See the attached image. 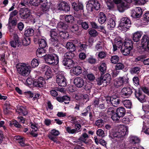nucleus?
Segmentation results:
<instances>
[{
  "label": "nucleus",
  "mask_w": 149,
  "mask_h": 149,
  "mask_svg": "<svg viewBox=\"0 0 149 149\" xmlns=\"http://www.w3.org/2000/svg\"><path fill=\"white\" fill-rule=\"evenodd\" d=\"M17 72L24 77L29 75L31 72L30 67L24 63H19L16 65Z\"/></svg>",
  "instance_id": "1"
},
{
  "label": "nucleus",
  "mask_w": 149,
  "mask_h": 149,
  "mask_svg": "<svg viewBox=\"0 0 149 149\" xmlns=\"http://www.w3.org/2000/svg\"><path fill=\"white\" fill-rule=\"evenodd\" d=\"M128 128L127 126H122L113 134V136L116 138V140L118 141L123 140L124 136L128 133Z\"/></svg>",
  "instance_id": "2"
},
{
  "label": "nucleus",
  "mask_w": 149,
  "mask_h": 149,
  "mask_svg": "<svg viewBox=\"0 0 149 149\" xmlns=\"http://www.w3.org/2000/svg\"><path fill=\"white\" fill-rule=\"evenodd\" d=\"M133 42L130 40H127L124 43L123 45L120 49L123 55L127 56L129 55L133 47Z\"/></svg>",
  "instance_id": "3"
},
{
  "label": "nucleus",
  "mask_w": 149,
  "mask_h": 149,
  "mask_svg": "<svg viewBox=\"0 0 149 149\" xmlns=\"http://www.w3.org/2000/svg\"><path fill=\"white\" fill-rule=\"evenodd\" d=\"M131 25L130 19L127 17H124L120 19L119 27L121 30L125 31L129 29Z\"/></svg>",
  "instance_id": "4"
},
{
  "label": "nucleus",
  "mask_w": 149,
  "mask_h": 149,
  "mask_svg": "<svg viewBox=\"0 0 149 149\" xmlns=\"http://www.w3.org/2000/svg\"><path fill=\"white\" fill-rule=\"evenodd\" d=\"M111 80V75L107 73L104 76H101L97 79V84L99 85H103V86H106L109 84Z\"/></svg>",
  "instance_id": "5"
},
{
  "label": "nucleus",
  "mask_w": 149,
  "mask_h": 149,
  "mask_svg": "<svg viewBox=\"0 0 149 149\" xmlns=\"http://www.w3.org/2000/svg\"><path fill=\"white\" fill-rule=\"evenodd\" d=\"M128 79L125 76L120 77L116 79L114 81L113 85L115 87L118 88L123 85L128 83Z\"/></svg>",
  "instance_id": "6"
},
{
  "label": "nucleus",
  "mask_w": 149,
  "mask_h": 149,
  "mask_svg": "<svg viewBox=\"0 0 149 149\" xmlns=\"http://www.w3.org/2000/svg\"><path fill=\"white\" fill-rule=\"evenodd\" d=\"M44 59L45 62L49 64L56 65L58 62V56L55 54L46 55Z\"/></svg>",
  "instance_id": "7"
},
{
  "label": "nucleus",
  "mask_w": 149,
  "mask_h": 149,
  "mask_svg": "<svg viewBox=\"0 0 149 149\" xmlns=\"http://www.w3.org/2000/svg\"><path fill=\"white\" fill-rule=\"evenodd\" d=\"M56 82L59 86L65 87L67 86V80L62 72H60L56 76Z\"/></svg>",
  "instance_id": "8"
},
{
  "label": "nucleus",
  "mask_w": 149,
  "mask_h": 149,
  "mask_svg": "<svg viewBox=\"0 0 149 149\" xmlns=\"http://www.w3.org/2000/svg\"><path fill=\"white\" fill-rule=\"evenodd\" d=\"M142 13V10L141 8L137 7L132 10L131 16L135 18H139L141 15Z\"/></svg>",
  "instance_id": "9"
},
{
  "label": "nucleus",
  "mask_w": 149,
  "mask_h": 149,
  "mask_svg": "<svg viewBox=\"0 0 149 149\" xmlns=\"http://www.w3.org/2000/svg\"><path fill=\"white\" fill-rule=\"evenodd\" d=\"M33 84L36 87H42L45 84V80L43 77H40L33 81Z\"/></svg>",
  "instance_id": "10"
},
{
  "label": "nucleus",
  "mask_w": 149,
  "mask_h": 149,
  "mask_svg": "<svg viewBox=\"0 0 149 149\" xmlns=\"http://www.w3.org/2000/svg\"><path fill=\"white\" fill-rule=\"evenodd\" d=\"M72 8L74 11H78L79 10H83L84 6L81 2H79L77 3L75 2L72 3Z\"/></svg>",
  "instance_id": "11"
},
{
  "label": "nucleus",
  "mask_w": 149,
  "mask_h": 149,
  "mask_svg": "<svg viewBox=\"0 0 149 149\" xmlns=\"http://www.w3.org/2000/svg\"><path fill=\"white\" fill-rule=\"evenodd\" d=\"M13 38L14 40L10 42L11 46L14 48L16 47L17 46H19L21 42L17 35L16 34H14Z\"/></svg>",
  "instance_id": "12"
},
{
  "label": "nucleus",
  "mask_w": 149,
  "mask_h": 149,
  "mask_svg": "<svg viewBox=\"0 0 149 149\" xmlns=\"http://www.w3.org/2000/svg\"><path fill=\"white\" fill-rule=\"evenodd\" d=\"M82 67L78 65L73 66L70 70V72L72 73L77 76L80 75L82 73Z\"/></svg>",
  "instance_id": "13"
},
{
  "label": "nucleus",
  "mask_w": 149,
  "mask_h": 149,
  "mask_svg": "<svg viewBox=\"0 0 149 149\" xmlns=\"http://www.w3.org/2000/svg\"><path fill=\"white\" fill-rule=\"evenodd\" d=\"M132 92V89L131 88L126 87L122 89L121 93L123 96L128 97L131 95Z\"/></svg>",
  "instance_id": "14"
},
{
  "label": "nucleus",
  "mask_w": 149,
  "mask_h": 149,
  "mask_svg": "<svg viewBox=\"0 0 149 149\" xmlns=\"http://www.w3.org/2000/svg\"><path fill=\"white\" fill-rule=\"evenodd\" d=\"M74 84L77 87L81 88L84 84V82L83 78L79 77L75 78L74 81Z\"/></svg>",
  "instance_id": "15"
},
{
  "label": "nucleus",
  "mask_w": 149,
  "mask_h": 149,
  "mask_svg": "<svg viewBox=\"0 0 149 149\" xmlns=\"http://www.w3.org/2000/svg\"><path fill=\"white\" fill-rule=\"evenodd\" d=\"M135 95L136 98L141 102H143L146 100L145 95L139 90L135 91Z\"/></svg>",
  "instance_id": "16"
},
{
  "label": "nucleus",
  "mask_w": 149,
  "mask_h": 149,
  "mask_svg": "<svg viewBox=\"0 0 149 149\" xmlns=\"http://www.w3.org/2000/svg\"><path fill=\"white\" fill-rule=\"evenodd\" d=\"M111 104L114 107H117L120 102V100L116 95H113L110 97H109Z\"/></svg>",
  "instance_id": "17"
},
{
  "label": "nucleus",
  "mask_w": 149,
  "mask_h": 149,
  "mask_svg": "<svg viewBox=\"0 0 149 149\" xmlns=\"http://www.w3.org/2000/svg\"><path fill=\"white\" fill-rule=\"evenodd\" d=\"M129 7V6L128 4L125 2H123L117 5L118 9L120 12H123Z\"/></svg>",
  "instance_id": "18"
},
{
  "label": "nucleus",
  "mask_w": 149,
  "mask_h": 149,
  "mask_svg": "<svg viewBox=\"0 0 149 149\" xmlns=\"http://www.w3.org/2000/svg\"><path fill=\"white\" fill-rule=\"evenodd\" d=\"M62 63L63 65L68 68L72 67L74 66L75 63L72 59L64 58Z\"/></svg>",
  "instance_id": "19"
},
{
  "label": "nucleus",
  "mask_w": 149,
  "mask_h": 149,
  "mask_svg": "<svg viewBox=\"0 0 149 149\" xmlns=\"http://www.w3.org/2000/svg\"><path fill=\"white\" fill-rule=\"evenodd\" d=\"M30 13L29 10L27 8H24L21 11L20 15V17L23 19L28 18Z\"/></svg>",
  "instance_id": "20"
},
{
  "label": "nucleus",
  "mask_w": 149,
  "mask_h": 149,
  "mask_svg": "<svg viewBox=\"0 0 149 149\" xmlns=\"http://www.w3.org/2000/svg\"><path fill=\"white\" fill-rule=\"evenodd\" d=\"M16 112L21 115H26L27 114L28 112L25 108L22 106H18L16 109Z\"/></svg>",
  "instance_id": "21"
},
{
  "label": "nucleus",
  "mask_w": 149,
  "mask_h": 149,
  "mask_svg": "<svg viewBox=\"0 0 149 149\" xmlns=\"http://www.w3.org/2000/svg\"><path fill=\"white\" fill-rule=\"evenodd\" d=\"M50 8V6L49 4L47 3L46 4H43L41 5V11L42 13H43L48 14Z\"/></svg>",
  "instance_id": "22"
},
{
  "label": "nucleus",
  "mask_w": 149,
  "mask_h": 149,
  "mask_svg": "<svg viewBox=\"0 0 149 149\" xmlns=\"http://www.w3.org/2000/svg\"><path fill=\"white\" fill-rule=\"evenodd\" d=\"M141 36L142 33L141 32L137 31L134 33L132 36L133 40L135 42H138L140 40Z\"/></svg>",
  "instance_id": "23"
},
{
  "label": "nucleus",
  "mask_w": 149,
  "mask_h": 149,
  "mask_svg": "<svg viewBox=\"0 0 149 149\" xmlns=\"http://www.w3.org/2000/svg\"><path fill=\"white\" fill-rule=\"evenodd\" d=\"M149 40L148 37L146 35H144L141 40V47L144 48V47L147 45V44Z\"/></svg>",
  "instance_id": "24"
},
{
  "label": "nucleus",
  "mask_w": 149,
  "mask_h": 149,
  "mask_svg": "<svg viewBox=\"0 0 149 149\" xmlns=\"http://www.w3.org/2000/svg\"><path fill=\"white\" fill-rule=\"evenodd\" d=\"M107 19L106 16L105 14L102 12L100 13L99 15L98 21L101 24L104 23Z\"/></svg>",
  "instance_id": "25"
},
{
  "label": "nucleus",
  "mask_w": 149,
  "mask_h": 149,
  "mask_svg": "<svg viewBox=\"0 0 149 149\" xmlns=\"http://www.w3.org/2000/svg\"><path fill=\"white\" fill-rule=\"evenodd\" d=\"M59 43L58 38L57 37L51 38L50 41V44L51 46L56 47L57 46Z\"/></svg>",
  "instance_id": "26"
},
{
  "label": "nucleus",
  "mask_w": 149,
  "mask_h": 149,
  "mask_svg": "<svg viewBox=\"0 0 149 149\" xmlns=\"http://www.w3.org/2000/svg\"><path fill=\"white\" fill-rule=\"evenodd\" d=\"M36 54L38 57L40 58H42L45 56L46 54L43 48H40L38 49L36 52Z\"/></svg>",
  "instance_id": "27"
},
{
  "label": "nucleus",
  "mask_w": 149,
  "mask_h": 149,
  "mask_svg": "<svg viewBox=\"0 0 149 149\" xmlns=\"http://www.w3.org/2000/svg\"><path fill=\"white\" fill-rule=\"evenodd\" d=\"M99 71L101 75L103 74L106 72L107 69V65L105 63H102L101 64L98 68Z\"/></svg>",
  "instance_id": "28"
},
{
  "label": "nucleus",
  "mask_w": 149,
  "mask_h": 149,
  "mask_svg": "<svg viewBox=\"0 0 149 149\" xmlns=\"http://www.w3.org/2000/svg\"><path fill=\"white\" fill-rule=\"evenodd\" d=\"M67 49L70 51L74 52L76 50V47L74 45L72 42H68L66 45Z\"/></svg>",
  "instance_id": "29"
},
{
  "label": "nucleus",
  "mask_w": 149,
  "mask_h": 149,
  "mask_svg": "<svg viewBox=\"0 0 149 149\" xmlns=\"http://www.w3.org/2000/svg\"><path fill=\"white\" fill-rule=\"evenodd\" d=\"M116 112L120 117H122L125 113V110L124 107H120L117 109Z\"/></svg>",
  "instance_id": "30"
},
{
  "label": "nucleus",
  "mask_w": 149,
  "mask_h": 149,
  "mask_svg": "<svg viewBox=\"0 0 149 149\" xmlns=\"http://www.w3.org/2000/svg\"><path fill=\"white\" fill-rule=\"evenodd\" d=\"M62 17H64L65 21L68 23H72L74 21V17L70 15H66L65 16L63 15Z\"/></svg>",
  "instance_id": "31"
},
{
  "label": "nucleus",
  "mask_w": 149,
  "mask_h": 149,
  "mask_svg": "<svg viewBox=\"0 0 149 149\" xmlns=\"http://www.w3.org/2000/svg\"><path fill=\"white\" fill-rule=\"evenodd\" d=\"M91 3H92L94 9L96 10H98L100 8V4L97 0H90Z\"/></svg>",
  "instance_id": "32"
},
{
  "label": "nucleus",
  "mask_w": 149,
  "mask_h": 149,
  "mask_svg": "<svg viewBox=\"0 0 149 149\" xmlns=\"http://www.w3.org/2000/svg\"><path fill=\"white\" fill-rule=\"evenodd\" d=\"M115 25L116 23L114 20L112 18L110 19L107 25L108 28L109 30H111L115 27Z\"/></svg>",
  "instance_id": "33"
},
{
  "label": "nucleus",
  "mask_w": 149,
  "mask_h": 149,
  "mask_svg": "<svg viewBox=\"0 0 149 149\" xmlns=\"http://www.w3.org/2000/svg\"><path fill=\"white\" fill-rule=\"evenodd\" d=\"M130 141L131 144H134L139 143L140 140L137 137L131 136L130 137Z\"/></svg>",
  "instance_id": "34"
},
{
  "label": "nucleus",
  "mask_w": 149,
  "mask_h": 149,
  "mask_svg": "<svg viewBox=\"0 0 149 149\" xmlns=\"http://www.w3.org/2000/svg\"><path fill=\"white\" fill-rule=\"evenodd\" d=\"M38 43L39 47L42 48L45 47L47 45L46 41L43 39H38Z\"/></svg>",
  "instance_id": "35"
},
{
  "label": "nucleus",
  "mask_w": 149,
  "mask_h": 149,
  "mask_svg": "<svg viewBox=\"0 0 149 149\" xmlns=\"http://www.w3.org/2000/svg\"><path fill=\"white\" fill-rule=\"evenodd\" d=\"M88 138V135L86 133L82 134L81 136L78 139V140L81 141L87 144L88 142H86V140Z\"/></svg>",
  "instance_id": "36"
},
{
  "label": "nucleus",
  "mask_w": 149,
  "mask_h": 149,
  "mask_svg": "<svg viewBox=\"0 0 149 149\" xmlns=\"http://www.w3.org/2000/svg\"><path fill=\"white\" fill-rule=\"evenodd\" d=\"M34 31L33 29H28L24 31V35L27 37L29 36H32L34 34Z\"/></svg>",
  "instance_id": "37"
},
{
  "label": "nucleus",
  "mask_w": 149,
  "mask_h": 149,
  "mask_svg": "<svg viewBox=\"0 0 149 149\" xmlns=\"http://www.w3.org/2000/svg\"><path fill=\"white\" fill-rule=\"evenodd\" d=\"M114 43L116 44V45L118 47V48H120L123 46V42L121 40L120 38H116L115 40Z\"/></svg>",
  "instance_id": "38"
},
{
  "label": "nucleus",
  "mask_w": 149,
  "mask_h": 149,
  "mask_svg": "<svg viewBox=\"0 0 149 149\" xmlns=\"http://www.w3.org/2000/svg\"><path fill=\"white\" fill-rule=\"evenodd\" d=\"M51 37V38L57 37V38L58 37L59 32L56 29H54L50 31Z\"/></svg>",
  "instance_id": "39"
},
{
  "label": "nucleus",
  "mask_w": 149,
  "mask_h": 149,
  "mask_svg": "<svg viewBox=\"0 0 149 149\" xmlns=\"http://www.w3.org/2000/svg\"><path fill=\"white\" fill-rule=\"evenodd\" d=\"M73 52H66L65 55V58H64L72 59L74 57V54L72 53Z\"/></svg>",
  "instance_id": "40"
},
{
  "label": "nucleus",
  "mask_w": 149,
  "mask_h": 149,
  "mask_svg": "<svg viewBox=\"0 0 149 149\" xmlns=\"http://www.w3.org/2000/svg\"><path fill=\"white\" fill-rule=\"evenodd\" d=\"M70 29L71 31L74 33L77 32L79 29V26L77 24H74L71 25Z\"/></svg>",
  "instance_id": "41"
},
{
  "label": "nucleus",
  "mask_w": 149,
  "mask_h": 149,
  "mask_svg": "<svg viewBox=\"0 0 149 149\" xmlns=\"http://www.w3.org/2000/svg\"><path fill=\"white\" fill-rule=\"evenodd\" d=\"M22 43L25 46H27L30 43V38L26 37L24 38L22 40Z\"/></svg>",
  "instance_id": "42"
},
{
  "label": "nucleus",
  "mask_w": 149,
  "mask_h": 149,
  "mask_svg": "<svg viewBox=\"0 0 149 149\" xmlns=\"http://www.w3.org/2000/svg\"><path fill=\"white\" fill-rule=\"evenodd\" d=\"M124 106L127 108H130L132 106V102L129 100H126L122 101Z\"/></svg>",
  "instance_id": "43"
},
{
  "label": "nucleus",
  "mask_w": 149,
  "mask_h": 149,
  "mask_svg": "<svg viewBox=\"0 0 149 149\" xmlns=\"http://www.w3.org/2000/svg\"><path fill=\"white\" fill-rule=\"evenodd\" d=\"M58 26L62 29L65 30L68 28V25L65 22H60L58 24Z\"/></svg>",
  "instance_id": "44"
},
{
  "label": "nucleus",
  "mask_w": 149,
  "mask_h": 149,
  "mask_svg": "<svg viewBox=\"0 0 149 149\" xmlns=\"http://www.w3.org/2000/svg\"><path fill=\"white\" fill-rule=\"evenodd\" d=\"M107 4L108 9L110 10H113L115 6L113 1H108Z\"/></svg>",
  "instance_id": "45"
},
{
  "label": "nucleus",
  "mask_w": 149,
  "mask_h": 149,
  "mask_svg": "<svg viewBox=\"0 0 149 149\" xmlns=\"http://www.w3.org/2000/svg\"><path fill=\"white\" fill-rule=\"evenodd\" d=\"M88 31L89 34L91 36L95 37L98 34V33L97 31L94 29H89L88 30Z\"/></svg>",
  "instance_id": "46"
},
{
  "label": "nucleus",
  "mask_w": 149,
  "mask_h": 149,
  "mask_svg": "<svg viewBox=\"0 0 149 149\" xmlns=\"http://www.w3.org/2000/svg\"><path fill=\"white\" fill-rule=\"evenodd\" d=\"M91 3V1L90 0H89L86 5V8L88 10V11L90 12L92 11L94 8L92 3Z\"/></svg>",
  "instance_id": "47"
},
{
  "label": "nucleus",
  "mask_w": 149,
  "mask_h": 149,
  "mask_svg": "<svg viewBox=\"0 0 149 149\" xmlns=\"http://www.w3.org/2000/svg\"><path fill=\"white\" fill-rule=\"evenodd\" d=\"M140 69L139 67H135L131 68L130 72L131 74H138L140 72Z\"/></svg>",
  "instance_id": "48"
},
{
  "label": "nucleus",
  "mask_w": 149,
  "mask_h": 149,
  "mask_svg": "<svg viewBox=\"0 0 149 149\" xmlns=\"http://www.w3.org/2000/svg\"><path fill=\"white\" fill-rule=\"evenodd\" d=\"M59 36L63 39H66L68 37L69 34L65 31H61L59 32Z\"/></svg>",
  "instance_id": "49"
},
{
  "label": "nucleus",
  "mask_w": 149,
  "mask_h": 149,
  "mask_svg": "<svg viewBox=\"0 0 149 149\" xmlns=\"http://www.w3.org/2000/svg\"><path fill=\"white\" fill-rule=\"evenodd\" d=\"M120 117V116H119L118 114H117V113L116 112L113 114L111 116L112 119L114 121L116 122L118 121Z\"/></svg>",
  "instance_id": "50"
},
{
  "label": "nucleus",
  "mask_w": 149,
  "mask_h": 149,
  "mask_svg": "<svg viewBox=\"0 0 149 149\" xmlns=\"http://www.w3.org/2000/svg\"><path fill=\"white\" fill-rule=\"evenodd\" d=\"M39 0H29V4L32 6H38L39 5Z\"/></svg>",
  "instance_id": "51"
},
{
  "label": "nucleus",
  "mask_w": 149,
  "mask_h": 149,
  "mask_svg": "<svg viewBox=\"0 0 149 149\" xmlns=\"http://www.w3.org/2000/svg\"><path fill=\"white\" fill-rule=\"evenodd\" d=\"M43 71H45V74L48 75L49 74H50V72H51L50 70L49 69V67L47 65L43 66L42 68Z\"/></svg>",
  "instance_id": "52"
},
{
  "label": "nucleus",
  "mask_w": 149,
  "mask_h": 149,
  "mask_svg": "<svg viewBox=\"0 0 149 149\" xmlns=\"http://www.w3.org/2000/svg\"><path fill=\"white\" fill-rule=\"evenodd\" d=\"M119 60V57L116 55L113 56L111 57V62L114 64L117 63Z\"/></svg>",
  "instance_id": "53"
},
{
  "label": "nucleus",
  "mask_w": 149,
  "mask_h": 149,
  "mask_svg": "<svg viewBox=\"0 0 149 149\" xmlns=\"http://www.w3.org/2000/svg\"><path fill=\"white\" fill-rule=\"evenodd\" d=\"M95 124L97 126L101 127L104 124V122L102 119H99L96 121Z\"/></svg>",
  "instance_id": "54"
},
{
  "label": "nucleus",
  "mask_w": 149,
  "mask_h": 149,
  "mask_svg": "<svg viewBox=\"0 0 149 149\" xmlns=\"http://www.w3.org/2000/svg\"><path fill=\"white\" fill-rule=\"evenodd\" d=\"M18 11L17 10H15L13 11H12L10 13V17L9 19V22L10 23V22L12 20L13 17L16 16L18 13Z\"/></svg>",
  "instance_id": "55"
},
{
  "label": "nucleus",
  "mask_w": 149,
  "mask_h": 149,
  "mask_svg": "<svg viewBox=\"0 0 149 149\" xmlns=\"http://www.w3.org/2000/svg\"><path fill=\"white\" fill-rule=\"evenodd\" d=\"M67 132L70 134H73L77 133V130L75 129H71L70 127H65Z\"/></svg>",
  "instance_id": "56"
},
{
  "label": "nucleus",
  "mask_w": 149,
  "mask_h": 149,
  "mask_svg": "<svg viewBox=\"0 0 149 149\" xmlns=\"http://www.w3.org/2000/svg\"><path fill=\"white\" fill-rule=\"evenodd\" d=\"M66 2L65 1H61L58 4V9L61 10H62L64 7Z\"/></svg>",
  "instance_id": "57"
},
{
  "label": "nucleus",
  "mask_w": 149,
  "mask_h": 149,
  "mask_svg": "<svg viewBox=\"0 0 149 149\" xmlns=\"http://www.w3.org/2000/svg\"><path fill=\"white\" fill-rule=\"evenodd\" d=\"M115 67L116 70H122L124 68V65L122 63H117Z\"/></svg>",
  "instance_id": "58"
},
{
  "label": "nucleus",
  "mask_w": 149,
  "mask_h": 149,
  "mask_svg": "<svg viewBox=\"0 0 149 149\" xmlns=\"http://www.w3.org/2000/svg\"><path fill=\"white\" fill-rule=\"evenodd\" d=\"M38 61L36 59H33L31 62V65L33 68H35L38 65Z\"/></svg>",
  "instance_id": "59"
},
{
  "label": "nucleus",
  "mask_w": 149,
  "mask_h": 149,
  "mask_svg": "<svg viewBox=\"0 0 149 149\" xmlns=\"http://www.w3.org/2000/svg\"><path fill=\"white\" fill-rule=\"evenodd\" d=\"M95 49L97 51H100L102 49V45L101 42H99L95 47Z\"/></svg>",
  "instance_id": "60"
},
{
  "label": "nucleus",
  "mask_w": 149,
  "mask_h": 149,
  "mask_svg": "<svg viewBox=\"0 0 149 149\" xmlns=\"http://www.w3.org/2000/svg\"><path fill=\"white\" fill-rule=\"evenodd\" d=\"M88 79L90 81H93L95 79L94 75L92 73H89L87 74Z\"/></svg>",
  "instance_id": "61"
},
{
  "label": "nucleus",
  "mask_w": 149,
  "mask_h": 149,
  "mask_svg": "<svg viewBox=\"0 0 149 149\" xmlns=\"http://www.w3.org/2000/svg\"><path fill=\"white\" fill-rule=\"evenodd\" d=\"M63 102H64L65 104H68L70 101V98L67 95L63 96Z\"/></svg>",
  "instance_id": "62"
},
{
  "label": "nucleus",
  "mask_w": 149,
  "mask_h": 149,
  "mask_svg": "<svg viewBox=\"0 0 149 149\" xmlns=\"http://www.w3.org/2000/svg\"><path fill=\"white\" fill-rule=\"evenodd\" d=\"M107 55L106 53L104 52H100L98 54V57L101 58H104Z\"/></svg>",
  "instance_id": "63"
},
{
  "label": "nucleus",
  "mask_w": 149,
  "mask_h": 149,
  "mask_svg": "<svg viewBox=\"0 0 149 149\" xmlns=\"http://www.w3.org/2000/svg\"><path fill=\"white\" fill-rule=\"evenodd\" d=\"M92 84H87L84 86V89L88 92H90V90L92 88Z\"/></svg>",
  "instance_id": "64"
}]
</instances>
